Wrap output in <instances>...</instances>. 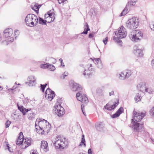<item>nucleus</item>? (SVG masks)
Instances as JSON below:
<instances>
[{
  "label": "nucleus",
  "instance_id": "f257e3e1",
  "mask_svg": "<svg viewBox=\"0 0 154 154\" xmlns=\"http://www.w3.org/2000/svg\"><path fill=\"white\" fill-rule=\"evenodd\" d=\"M72 89L73 91H78L79 92L76 94V97L77 100L82 102L84 104H86L88 102V100L86 95L82 94L81 93V91L82 90L81 86L76 83L73 84Z\"/></svg>",
  "mask_w": 154,
  "mask_h": 154
},
{
  "label": "nucleus",
  "instance_id": "f03ea898",
  "mask_svg": "<svg viewBox=\"0 0 154 154\" xmlns=\"http://www.w3.org/2000/svg\"><path fill=\"white\" fill-rule=\"evenodd\" d=\"M38 20L36 15L31 14L27 15L25 19V22L27 26L33 27L37 25Z\"/></svg>",
  "mask_w": 154,
  "mask_h": 154
},
{
  "label": "nucleus",
  "instance_id": "7ed1b4c3",
  "mask_svg": "<svg viewBox=\"0 0 154 154\" xmlns=\"http://www.w3.org/2000/svg\"><path fill=\"white\" fill-rule=\"evenodd\" d=\"M115 33L116 36L114 37L113 39L119 43L122 42V41L119 39L125 37L127 34L125 29L123 26H122L118 30L115 31Z\"/></svg>",
  "mask_w": 154,
  "mask_h": 154
},
{
  "label": "nucleus",
  "instance_id": "20e7f679",
  "mask_svg": "<svg viewBox=\"0 0 154 154\" xmlns=\"http://www.w3.org/2000/svg\"><path fill=\"white\" fill-rule=\"evenodd\" d=\"M126 27L130 29L137 28L139 25L138 20L135 17L129 19L126 23Z\"/></svg>",
  "mask_w": 154,
  "mask_h": 154
},
{
  "label": "nucleus",
  "instance_id": "39448f33",
  "mask_svg": "<svg viewBox=\"0 0 154 154\" xmlns=\"http://www.w3.org/2000/svg\"><path fill=\"white\" fill-rule=\"evenodd\" d=\"M31 140L30 138H26L25 139H17L16 142V144L19 145H21V148L24 149L30 146L31 144Z\"/></svg>",
  "mask_w": 154,
  "mask_h": 154
},
{
  "label": "nucleus",
  "instance_id": "423d86ee",
  "mask_svg": "<svg viewBox=\"0 0 154 154\" xmlns=\"http://www.w3.org/2000/svg\"><path fill=\"white\" fill-rule=\"evenodd\" d=\"M143 36L142 33L139 30H135L129 35L130 39L133 41L136 42L140 40Z\"/></svg>",
  "mask_w": 154,
  "mask_h": 154
},
{
  "label": "nucleus",
  "instance_id": "0eeeda50",
  "mask_svg": "<svg viewBox=\"0 0 154 154\" xmlns=\"http://www.w3.org/2000/svg\"><path fill=\"white\" fill-rule=\"evenodd\" d=\"M134 116L133 119H132V123H133L134 121L136 122H140L145 116L146 114L144 112H137L134 110L133 112Z\"/></svg>",
  "mask_w": 154,
  "mask_h": 154
},
{
  "label": "nucleus",
  "instance_id": "6e6552de",
  "mask_svg": "<svg viewBox=\"0 0 154 154\" xmlns=\"http://www.w3.org/2000/svg\"><path fill=\"white\" fill-rule=\"evenodd\" d=\"M58 138V137L57 138V139L54 141V146L56 149H63L66 145L65 141H63L62 139L60 138L59 139Z\"/></svg>",
  "mask_w": 154,
  "mask_h": 154
},
{
  "label": "nucleus",
  "instance_id": "1a4fd4ad",
  "mask_svg": "<svg viewBox=\"0 0 154 154\" xmlns=\"http://www.w3.org/2000/svg\"><path fill=\"white\" fill-rule=\"evenodd\" d=\"M58 138V137L57 138V139L54 141V146L56 149H63L66 145L65 141H63L62 139L60 138L59 139Z\"/></svg>",
  "mask_w": 154,
  "mask_h": 154
},
{
  "label": "nucleus",
  "instance_id": "9d476101",
  "mask_svg": "<svg viewBox=\"0 0 154 154\" xmlns=\"http://www.w3.org/2000/svg\"><path fill=\"white\" fill-rule=\"evenodd\" d=\"M94 72V70L92 67L91 64H90L89 67L87 69H85L83 74L86 78H89L92 76Z\"/></svg>",
  "mask_w": 154,
  "mask_h": 154
},
{
  "label": "nucleus",
  "instance_id": "9b49d317",
  "mask_svg": "<svg viewBox=\"0 0 154 154\" xmlns=\"http://www.w3.org/2000/svg\"><path fill=\"white\" fill-rule=\"evenodd\" d=\"M3 37L5 39L3 41V44L5 45H8L10 43V29L8 28L5 29L3 32Z\"/></svg>",
  "mask_w": 154,
  "mask_h": 154
},
{
  "label": "nucleus",
  "instance_id": "f8f14e48",
  "mask_svg": "<svg viewBox=\"0 0 154 154\" xmlns=\"http://www.w3.org/2000/svg\"><path fill=\"white\" fill-rule=\"evenodd\" d=\"M55 112L57 116L60 117L65 113V111L63 107L61 105H56L54 106Z\"/></svg>",
  "mask_w": 154,
  "mask_h": 154
},
{
  "label": "nucleus",
  "instance_id": "ddd939ff",
  "mask_svg": "<svg viewBox=\"0 0 154 154\" xmlns=\"http://www.w3.org/2000/svg\"><path fill=\"white\" fill-rule=\"evenodd\" d=\"M45 19H46V21H47L48 23H51L55 19L54 13L51 10L48 11L47 14H45Z\"/></svg>",
  "mask_w": 154,
  "mask_h": 154
},
{
  "label": "nucleus",
  "instance_id": "4468645a",
  "mask_svg": "<svg viewBox=\"0 0 154 154\" xmlns=\"http://www.w3.org/2000/svg\"><path fill=\"white\" fill-rule=\"evenodd\" d=\"M43 120L45 122L46 126L44 127L41 128L39 125H38L36 124L35 125V127L36 130H38L40 129L41 130H43V131L45 130L46 131H49L50 129L51 125L46 120L43 119Z\"/></svg>",
  "mask_w": 154,
  "mask_h": 154
},
{
  "label": "nucleus",
  "instance_id": "2eb2a0df",
  "mask_svg": "<svg viewBox=\"0 0 154 154\" xmlns=\"http://www.w3.org/2000/svg\"><path fill=\"white\" fill-rule=\"evenodd\" d=\"M133 128L135 131L137 132H140L143 128V124H140L138 122L134 121L132 123Z\"/></svg>",
  "mask_w": 154,
  "mask_h": 154
},
{
  "label": "nucleus",
  "instance_id": "dca6fc26",
  "mask_svg": "<svg viewBox=\"0 0 154 154\" xmlns=\"http://www.w3.org/2000/svg\"><path fill=\"white\" fill-rule=\"evenodd\" d=\"M27 80L29 82H26V84L28 83L29 86H34L36 84V79L34 76L31 75L29 76L27 78Z\"/></svg>",
  "mask_w": 154,
  "mask_h": 154
},
{
  "label": "nucleus",
  "instance_id": "f3484780",
  "mask_svg": "<svg viewBox=\"0 0 154 154\" xmlns=\"http://www.w3.org/2000/svg\"><path fill=\"white\" fill-rule=\"evenodd\" d=\"M134 53L138 57H142L143 55L142 50L138 48L136 45L134 47Z\"/></svg>",
  "mask_w": 154,
  "mask_h": 154
},
{
  "label": "nucleus",
  "instance_id": "a211bd4d",
  "mask_svg": "<svg viewBox=\"0 0 154 154\" xmlns=\"http://www.w3.org/2000/svg\"><path fill=\"white\" fill-rule=\"evenodd\" d=\"M41 148L45 152H47L49 150L48 143L46 141H41Z\"/></svg>",
  "mask_w": 154,
  "mask_h": 154
},
{
  "label": "nucleus",
  "instance_id": "6ab92c4d",
  "mask_svg": "<svg viewBox=\"0 0 154 154\" xmlns=\"http://www.w3.org/2000/svg\"><path fill=\"white\" fill-rule=\"evenodd\" d=\"M119 103V100H118L117 102H115L114 104L111 106H109L108 104H106L104 106V108L109 110H111L114 109L118 105Z\"/></svg>",
  "mask_w": 154,
  "mask_h": 154
},
{
  "label": "nucleus",
  "instance_id": "aec40b11",
  "mask_svg": "<svg viewBox=\"0 0 154 154\" xmlns=\"http://www.w3.org/2000/svg\"><path fill=\"white\" fill-rule=\"evenodd\" d=\"M17 106L18 109L22 113L23 115H25L26 112L31 110L30 109H26L22 106H19L18 103H17Z\"/></svg>",
  "mask_w": 154,
  "mask_h": 154
},
{
  "label": "nucleus",
  "instance_id": "412c9836",
  "mask_svg": "<svg viewBox=\"0 0 154 154\" xmlns=\"http://www.w3.org/2000/svg\"><path fill=\"white\" fill-rule=\"evenodd\" d=\"M123 112V107H121L115 113L111 116V117L113 118H117L119 117Z\"/></svg>",
  "mask_w": 154,
  "mask_h": 154
},
{
  "label": "nucleus",
  "instance_id": "4be33fe9",
  "mask_svg": "<svg viewBox=\"0 0 154 154\" xmlns=\"http://www.w3.org/2000/svg\"><path fill=\"white\" fill-rule=\"evenodd\" d=\"M94 62L96 64L97 67L101 69L103 67V65L101 62V60L100 58L95 59L94 60Z\"/></svg>",
  "mask_w": 154,
  "mask_h": 154
},
{
  "label": "nucleus",
  "instance_id": "5701e85b",
  "mask_svg": "<svg viewBox=\"0 0 154 154\" xmlns=\"http://www.w3.org/2000/svg\"><path fill=\"white\" fill-rule=\"evenodd\" d=\"M97 95L100 98L103 97H104V93L103 92V90L101 88H98L96 90Z\"/></svg>",
  "mask_w": 154,
  "mask_h": 154
},
{
  "label": "nucleus",
  "instance_id": "b1692460",
  "mask_svg": "<svg viewBox=\"0 0 154 154\" xmlns=\"http://www.w3.org/2000/svg\"><path fill=\"white\" fill-rule=\"evenodd\" d=\"M104 125L102 122H98L95 124L96 129L99 131H100L104 127Z\"/></svg>",
  "mask_w": 154,
  "mask_h": 154
},
{
  "label": "nucleus",
  "instance_id": "393cba45",
  "mask_svg": "<svg viewBox=\"0 0 154 154\" xmlns=\"http://www.w3.org/2000/svg\"><path fill=\"white\" fill-rule=\"evenodd\" d=\"M90 30V29L89 28L88 25L86 22L85 23V26L84 30V31L81 33V34H87L88 33V31Z\"/></svg>",
  "mask_w": 154,
  "mask_h": 154
},
{
  "label": "nucleus",
  "instance_id": "a878e982",
  "mask_svg": "<svg viewBox=\"0 0 154 154\" xmlns=\"http://www.w3.org/2000/svg\"><path fill=\"white\" fill-rule=\"evenodd\" d=\"M52 94H50L45 95V98L50 101H51L55 96V93L54 92V94L52 93Z\"/></svg>",
  "mask_w": 154,
  "mask_h": 154
},
{
  "label": "nucleus",
  "instance_id": "bb28decb",
  "mask_svg": "<svg viewBox=\"0 0 154 154\" xmlns=\"http://www.w3.org/2000/svg\"><path fill=\"white\" fill-rule=\"evenodd\" d=\"M125 77L124 78L126 79L131 76L132 72L131 70H127L125 71Z\"/></svg>",
  "mask_w": 154,
  "mask_h": 154
},
{
  "label": "nucleus",
  "instance_id": "cd10ccee",
  "mask_svg": "<svg viewBox=\"0 0 154 154\" xmlns=\"http://www.w3.org/2000/svg\"><path fill=\"white\" fill-rule=\"evenodd\" d=\"M117 76L118 77L119 79L122 80H125L126 79L125 78V71L122 72L121 73H120L117 75Z\"/></svg>",
  "mask_w": 154,
  "mask_h": 154
},
{
  "label": "nucleus",
  "instance_id": "c85d7f7f",
  "mask_svg": "<svg viewBox=\"0 0 154 154\" xmlns=\"http://www.w3.org/2000/svg\"><path fill=\"white\" fill-rule=\"evenodd\" d=\"M129 6V5H126L124 9L122 11L121 13L120 14L119 16L122 17V16L125 15L128 13V9H127L128 6Z\"/></svg>",
  "mask_w": 154,
  "mask_h": 154
},
{
  "label": "nucleus",
  "instance_id": "c756f323",
  "mask_svg": "<svg viewBox=\"0 0 154 154\" xmlns=\"http://www.w3.org/2000/svg\"><path fill=\"white\" fill-rule=\"evenodd\" d=\"M39 23L40 24L44 25H46L47 24L46 22H47V21H46V20H44L41 17H39Z\"/></svg>",
  "mask_w": 154,
  "mask_h": 154
},
{
  "label": "nucleus",
  "instance_id": "7c9ffc66",
  "mask_svg": "<svg viewBox=\"0 0 154 154\" xmlns=\"http://www.w3.org/2000/svg\"><path fill=\"white\" fill-rule=\"evenodd\" d=\"M52 93L54 94V91L51 90L49 88H48L45 91V95L50 94H52Z\"/></svg>",
  "mask_w": 154,
  "mask_h": 154
},
{
  "label": "nucleus",
  "instance_id": "2f4dec72",
  "mask_svg": "<svg viewBox=\"0 0 154 154\" xmlns=\"http://www.w3.org/2000/svg\"><path fill=\"white\" fill-rule=\"evenodd\" d=\"M35 117V115L33 112L29 113L28 114V119L30 120H32Z\"/></svg>",
  "mask_w": 154,
  "mask_h": 154
},
{
  "label": "nucleus",
  "instance_id": "473e14b6",
  "mask_svg": "<svg viewBox=\"0 0 154 154\" xmlns=\"http://www.w3.org/2000/svg\"><path fill=\"white\" fill-rule=\"evenodd\" d=\"M141 97L138 93L136 94V96L135 97V100L137 101V102L140 101L141 100Z\"/></svg>",
  "mask_w": 154,
  "mask_h": 154
},
{
  "label": "nucleus",
  "instance_id": "72a5a7b5",
  "mask_svg": "<svg viewBox=\"0 0 154 154\" xmlns=\"http://www.w3.org/2000/svg\"><path fill=\"white\" fill-rule=\"evenodd\" d=\"M140 86V91H141L142 92H144L145 91V89L146 88L144 84H142L141 85H138V87Z\"/></svg>",
  "mask_w": 154,
  "mask_h": 154
},
{
  "label": "nucleus",
  "instance_id": "f704fd0d",
  "mask_svg": "<svg viewBox=\"0 0 154 154\" xmlns=\"http://www.w3.org/2000/svg\"><path fill=\"white\" fill-rule=\"evenodd\" d=\"M4 146L5 150L8 149L10 151V147L8 142H5L4 144Z\"/></svg>",
  "mask_w": 154,
  "mask_h": 154
},
{
  "label": "nucleus",
  "instance_id": "c9c22d12",
  "mask_svg": "<svg viewBox=\"0 0 154 154\" xmlns=\"http://www.w3.org/2000/svg\"><path fill=\"white\" fill-rule=\"evenodd\" d=\"M41 6V5H38L37 4H35L33 7L32 8L33 10H34L35 11H36L35 10V9H38Z\"/></svg>",
  "mask_w": 154,
  "mask_h": 154
},
{
  "label": "nucleus",
  "instance_id": "e433bc0d",
  "mask_svg": "<svg viewBox=\"0 0 154 154\" xmlns=\"http://www.w3.org/2000/svg\"><path fill=\"white\" fill-rule=\"evenodd\" d=\"M48 68L51 71H54L55 69V68L54 66L51 64L48 65Z\"/></svg>",
  "mask_w": 154,
  "mask_h": 154
},
{
  "label": "nucleus",
  "instance_id": "4c0bfd02",
  "mask_svg": "<svg viewBox=\"0 0 154 154\" xmlns=\"http://www.w3.org/2000/svg\"><path fill=\"white\" fill-rule=\"evenodd\" d=\"M68 74L67 72H65L62 74V75L60 76V78L61 79H64L65 77L68 75Z\"/></svg>",
  "mask_w": 154,
  "mask_h": 154
},
{
  "label": "nucleus",
  "instance_id": "58836bf2",
  "mask_svg": "<svg viewBox=\"0 0 154 154\" xmlns=\"http://www.w3.org/2000/svg\"><path fill=\"white\" fill-rule=\"evenodd\" d=\"M63 98H60L59 97L57 99V102L58 103V104L57 105H60L61 103L63 102Z\"/></svg>",
  "mask_w": 154,
  "mask_h": 154
},
{
  "label": "nucleus",
  "instance_id": "ea45409f",
  "mask_svg": "<svg viewBox=\"0 0 154 154\" xmlns=\"http://www.w3.org/2000/svg\"><path fill=\"white\" fill-rule=\"evenodd\" d=\"M20 32L18 30L16 29L14 32V34L15 35V38L16 39L17 36L19 35Z\"/></svg>",
  "mask_w": 154,
  "mask_h": 154
},
{
  "label": "nucleus",
  "instance_id": "a19ab883",
  "mask_svg": "<svg viewBox=\"0 0 154 154\" xmlns=\"http://www.w3.org/2000/svg\"><path fill=\"white\" fill-rule=\"evenodd\" d=\"M145 91L149 94H151L153 91L152 90L151 88H146L145 89Z\"/></svg>",
  "mask_w": 154,
  "mask_h": 154
},
{
  "label": "nucleus",
  "instance_id": "79ce46f5",
  "mask_svg": "<svg viewBox=\"0 0 154 154\" xmlns=\"http://www.w3.org/2000/svg\"><path fill=\"white\" fill-rule=\"evenodd\" d=\"M17 117L18 115L15 113H13L11 116V118L14 120L17 119Z\"/></svg>",
  "mask_w": 154,
  "mask_h": 154
},
{
  "label": "nucleus",
  "instance_id": "37998d69",
  "mask_svg": "<svg viewBox=\"0 0 154 154\" xmlns=\"http://www.w3.org/2000/svg\"><path fill=\"white\" fill-rule=\"evenodd\" d=\"M15 85H16L13 86L12 88H10V92H11L12 93H13L15 91V90H14V89L17 87V85L16 82L15 83Z\"/></svg>",
  "mask_w": 154,
  "mask_h": 154
},
{
  "label": "nucleus",
  "instance_id": "c03bdc74",
  "mask_svg": "<svg viewBox=\"0 0 154 154\" xmlns=\"http://www.w3.org/2000/svg\"><path fill=\"white\" fill-rule=\"evenodd\" d=\"M149 112L150 115L154 117V106L150 110Z\"/></svg>",
  "mask_w": 154,
  "mask_h": 154
},
{
  "label": "nucleus",
  "instance_id": "a18cd8bd",
  "mask_svg": "<svg viewBox=\"0 0 154 154\" xmlns=\"http://www.w3.org/2000/svg\"><path fill=\"white\" fill-rule=\"evenodd\" d=\"M23 133L22 132H21L19 133V135L18 136L17 139H23Z\"/></svg>",
  "mask_w": 154,
  "mask_h": 154
},
{
  "label": "nucleus",
  "instance_id": "49530a36",
  "mask_svg": "<svg viewBox=\"0 0 154 154\" xmlns=\"http://www.w3.org/2000/svg\"><path fill=\"white\" fill-rule=\"evenodd\" d=\"M48 65L46 64H42L40 65V67L41 68H48Z\"/></svg>",
  "mask_w": 154,
  "mask_h": 154
},
{
  "label": "nucleus",
  "instance_id": "de8ad7c7",
  "mask_svg": "<svg viewBox=\"0 0 154 154\" xmlns=\"http://www.w3.org/2000/svg\"><path fill=\"white\" fill-rule=\"evenodd\" d=\"M85 140H81V142L79 145V146H82V145H84L85 146L86 144L85 143Z\"/></svg>",
  "mask_w": 154,
  "mask_h": 154
},
{
  "label": "nucleus",
  "instance_id": "09e8293b",
  "mask_svg": "<svg viewBox=\"0 0 154 154\" xmlns=\"http://www.w3.org/2000/svg\"><path fill=\"white\" fill-rule=\"evenodd\" d=\"M137 2V0H131V5H134Z\"/></svg>",
  "mask_w": 154,
  "mask_h": 154
},
{
  "label": "nucleus",
  "instance_id": "8fccbe9b",
  "mask_svg": "<svg viewBox=\"0 0 154 154\" xmlns=\"http://www.w3.org/2000/svg\"><path fill=\"white\" fill-rule=\"evenodd\" d=\"M40 87L41 90L42 91V92H44L45 89V88L44 86V85H43L42 84L40 85Z\"/></svg>",
  "mask_w": 154,
  "mask_h": 154
},
{
  "label": "nucleus",
  "instance_id": "3c124183",
  "mask_svg": "<svg viewBox=\"0 0 154 154\" xmlns=\"http://www.w3.org/2000/svg\"><path fill=\"white\" fill-rule=\"evenodd\" d=\"M5 125L6 128H8L9 127V125H10V121L9 120L7 121L5 124Z\"/></svg>",
  "mask_w": 154,
  "mask_h": 154
},
{
  "label": "nucleus",
  "instance_id": "603ef678",
  "mask_svg": "<svg viewBox=\"0 0 154 154\" xmlns=\"http://www.w3.org/2000/svg\"><path fill=\"white\" fill-rule=\"evenodd\" d=\"M108 40V37H106L105 39L103 40V42L104 43V44L106 45L107 42Z\"/></svg>",
  "mask_w": 154,
  "mask_h": 154
},
{
  "label": "nucleus",
  "instance_id": "864d4df0",
  "mask_svg": "<svg viewBox=\"0 0 154 154\" xmlns=\"http://www.w3.org/2000/svg\"><path fill=\"white\" fill-rule=\"evenodd\" d=\"M84 105L83 104H82V105H81V109L82 111V112H83V114H84V115L85 116H86L85 115V113L84 112Z\"/></svg>",
  "mask_w": 154,
  "mask_h": 154
},
{
  "label": "nucleus",
  "instance_id": "5fc2aeb1",
  "mask_svg": "<svg viewBox=\"0 0 154 154\" xmlns=\"http://www.w3.org/2000/svg\"><path fill=\"white\" fill-rule=\"evenodd\" d=\"M66 0H57L59 4H61L64 2Z\"/></svg>",
  "mask_w": 154,
  "mask_h": 154
},
{
  "label": "nucleus",
  "instance_id": "6e6d98bb",
  "mask_svg": "<svg viewBox=\"0 0 154 154\" xmlns=\"http://www.w3.org/2000/svg\"><path fill=\"white\" fill-rule=\"evenodd\" d=\"M88 154H92V151L91 149H88Z\"/></svg>",
  "mask_w": 154,
  "mask_h": 154
},
{
  "label": "nucleus",
  "instance_id": "4d7b16f0",
  "mask_svg": "<svg viewBox=\"0 0 154 154\" xmlns=\"http://www.w3.org/2000/svg\"><path fill=\"white\" fill-rule=\"evenodd\" d=\"M93 36V35L91 33H90L89 34V38H92Z\"/></svg>",
  "mask_w": 154,
  "mask_h": 154
},
{
  "label": "nucleus",
  "instance_id": "13d9d810",
  "mask_svg": "<svg viewBox=\"0 0 154 154\" xmlns=\"http://www.w3.org/2000/svg\"><path fill=\"white\" fill-rule=\"evenodd\" d=\"M113 95H114V92L113 91H112L111 92L109 93V96H111Z\"/></svg>",
  "mask_w": 154,
  "mask_h": 154
},
{
  "label": "nucleus",
  "instance_id": "bf43d9fd",
  "mask_svg": "<svg viewBox=\"0 0 154 154\" xmlns=\"http://www.w3.org/2000/svg\"><path fill=\"white\" fill-rule=\"evenodd\" d=\"M14 40V37H11L10 38V42H13Z\"/></svg>",
  "mask_w": 154,
  "mask_h": 154
},
{
  "label": "nucleus",
  "instance_id": "052dcab7",
  "mask_svg": "<svg viewBox=\"0 0 154 154\" xmlns=\"http://www.w3.org/2000/svg\"><path fill=\"white\" fill-rule=\"evenodd\" d=\"M50 59H51L53 61V62H54V63H55L56 62V60L54 58L51 57L50 58Z\"/></svg>",
  "mask_w": 154,
  "mask_h": 154
},
{
  "label": "nucleus",
  "instance_id": "680f3d73",
  "mask_svg": "<svg viewBox=\"0 0 154 154\" xmlns=\"http://www.w3.org/2000/svg\"><path fill=\"white\" fill-rule=\"evenodd\" d=\"M82 140H85V135H84V134H82Z\"/></svg>",
  "mask_w": 154,
  "mask_h": 154
},
{
  "label": "nucleus",
  "instance_id": "e2e57ef3",
  "mask_svg": "<svg viewBox=\"0 0 154 154\" xmlns=\"http://www.w3.org/2000/svg\"><path fill=\"white\" fill-rule=\"evenodd\" d=\"M61 65L62 66H65L64 63L63 62L61 63Z\"/></svg>",
  "mask_w": 154,
  "mask_h": 154
},
{
  "label": "nucleus",
  "instance_id": "0e129e2a",
  "mask_svg": "<svg viewBox=\"0 0 154 154\" xmlns=\"http://www.w3.org/2000/svg\"><path fill=\"white\" fill-rule=\"evenodd\" d=\"M152 66L154 65V60H153L152 61Z\"/></svg>",
  "mask_w": 154,
  "mask_h": 154
},
{
  "label": "nucleus",
  "instance_id": "69168bd1",
  "mask_svg": "<svg viewBox=\"0 0 154 154\" xmlns=\"http://www.w3.org/2000/svg\"><path fill=\"white\" fill-rule=\"evenodd\" d=\"M2 38L1 33H0V42L2 40Z\"/></svg>",
  "mask_w": 154,
  "mask_h": 154
},
{
  "label": "nucleus",
  "instance_id": "338daca9",
  "mask_svg": "<svg viewBox=\"0 0 154 154\" xmlns=\"http://www.w3.org/2000/svg\"><path fill=\"white\" fill-rule=\"evenodd\" d=\"M59 61H60V63H61L62 62H63V60L61 58H60L59 59Z\"/></svg>",
  "mask_w": 154,
  "mask_h": 154
},
{
  "label": "nucleus",
  "instance_id": "774afa93",
  "mask_svg": "<svg viewBox=\"0 0 154 154\" xmlns=\"http://www.w3.org/2000/svg\"><path fill=\"white\" fill-rule=\"evenodd\" d=\"M32 154H38L37 153H35L34 152H31Z\"/></svg>",
  "mask_w": 154,
  "mask_h": 154
}]
</instances>
